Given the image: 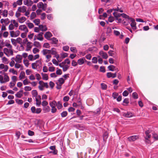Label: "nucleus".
Wrapping results in <instances>:
<instances>
[{
  "label": "nucleus",
  "instance_id": "obj_31",
  "mask_svg": "<svg viewBox=\"0 0 158 158\" xmlns=\"http://www.w3.org/2000/svg\"><path fill=\"white\" fill-rule=\"evenodd\" d=\"M33 97L37 98L38 95V93L36 90H33L31 92Z\"/></svg>",
  "mask_w": 158,
  "mask_h": 158
},
{
  "label": "nucleus",
  "instance_id": "obj_57",
  "mask_svg": "<svg viewBox=\"0 0 158 158\" xmlns=\"http://www.w3.org/2000/svg\"><path fill=\"white\" fill-rule=\"evenodd\" d=\"M24 89L26 91H29L31 90V88L29 86H26L24 87Z\"/></svg>",
  "mask_w": 158,
  "mask_h": 158
},
{
  "label": "nucleus",
  "instance_id": "obj_17",
  "mask_svg": "<svg viewBox=\"0 0 158 158\" xmlns=\"http://www.w3.org/2000/svg\"><path fill=\"white\" fill-rule=\"evenodd\" d=\"M4 76L3 77V81L5 82L8 81H9V78L6 73H3Z\"/></svg>",
  "mask_w": 158,
  "mask_h": 158
},
{
  "label": "nucleus",
  "instance_id": "obj_49",
  "mask_svg": "<svg viewBox=\"0 0 158 158\" xmlns=\"http://www.w3.org/2000/svg\"><path fill=\"white\" fill-rule=\"evenodd\" d=\"M132 95V97L134 99H136L138 98V95L136 92H134L133 93Z\"/></svg>",
  "mask_w": 158,
  "mask_h": 158
},
{
  "label": "nucleus",
  "instance_id": "obj_54",
  "mask_svg": "<svg viewBox=\"0 0 158 158\" xmlns=\"http://www.w3.org/2000/svg\"><path fill=\"white\" fill-rule=\"evenodd\" d=\"M28 27L30 28H32L34 27L33 24L31 23H29L27 24Z\"/></svg>",
  "mask_w": 158,
  "mask_h": 158
},
{
  "label": "nucleus",
  "instance_id": "obj_3",
  "mask_svg": "<svg viewBox=\"0 0 158 158\" xmlns=\"http://www.w3.org/2000/svg\"><path fill=\"white\" fill-rule=\"evenodd\" d=\"M8 69V66L6 65H4L3 64H0V69H3L2 71L0 72L1 74H3L6 72Z\"/></svg>",
  "mask_w": 158,
  "mask_h": 158
},
{
  "label": "nucleus",
  "instance_id": "obj_16",
  "mask_svg": "<svg viewBox=\"0 0 158 158\" xmlns=\"http://www.w3.org/2000/svg\"><path fill=\"white\" fill-rule=\"evenodd\" d=\"M39 84L40 85H42L43 87H45L46 88H48V85L47 83L44 82L43 81H40L39 82Z\"/></svg>",
  "mask_w": 158,
  "mask_h": 158
},
{
  "label": "nucleus",
  "instance_id": "obj_53",
  "mask_svg": "<svg viewBox=\"0 0 158 158\" xmlns=\"http://www.w3.org/2000/svg\"><path fill=\"white\" fill-rule=\"evenodd\" d=\"M9 71L10 72H11L14 74L17 75V73L16 71L14 69H10Z\"/></svg>",
  "mask_w": 158,
  "mask_h": 158
},
{
  "label": "nucleus",
  "instance_id": "obj_37",
  "mask_svg": "<svg viewBox=\"0 0 158 158\" xmlns=\"http://www.w3.org/2000/svg\"><path fill=\"white\" fill-rule=\"evenodd\" d=\"M4 53L7 56H9L8 54L9 53V50L6 48H4L3 49Z\"/></svg>",
  "mask_w": 158,
  "mask_h": 158
},
{
  "label": "nucleus",
  "instance_id": "obj_59",
  "mask_svg": "<svg viewBox=\"0 0 158 158\" xmlns=\"http://www.w3.org/2000/svg\"><path fill=\"white\" fill-rule=\"evenodd\" d=\"M23 84L24 85H27L28 83H30V82L28 81L27 78L25 79L23 82Z\"/></svg>",
  "mask_w": 158,
  "mask_h": 158
},
{
  "label": "nucleus",
  "instance_id": "obj_61",
  "mask_svg": "<svg viewBox=\"0 0 158 158\" xmlns=\"http://www.w3.org/2000/svg\"><path fill=\"white\" fill-rule=\"evenodd\" d=\"M57 69H58L56 71V74L58 75H61L62 74V71L60 69H58V68H57Z\"/></svg>",
  "mask_w": 158,
  "mask_h": 158
},
{
  "label": "nucleus",
  "instance_id": "obj_38",
  "mask_svg": "<svg viewBox=\"0 0 158 158\" xmlns=\"http://www.w3.org/2000/svg\"><path fill=\"white\" fill-rule=\"evenodd\" d=\"M69 68V66L67 65H65L62 68L64 72L66 71Z\"/></svg>",
  "mask_w": 158,
  "mask_h": 158
},
{
  "label": "nucleus",
  "instance_id": "obj_64",
  "mask_svg": "<svg viewBox=\"0 0 158 158\" xmlns=\"http://www.w3.org/2000/svg\"><path fill=\"white\" fill-rule=\"evenodd\" d=\"M44 47L46 48H49L50 47V45L48 43H46L44 44Z\"/></svg>",
  "mask_w": 158,
  "mask_h": 158
},
{
  "label": "nucleus",
  "instance_id": "obj_25",
  "mask_svg": "<svg viewBox=\"0 0 158 158\" xmlns=\"http://www.w3.org/2000/svg\"><path fill=\"white\" fill-rule=\"evenodd\" d=\"M50 53L52 54L55 55L57 54V52L56 51V50L54 48H52L51 50H50Z\"/></svg>",
  "mask_w": 158,
  "mask_h": 158
},
{
  "label": "nucleus",
  "instance_id": "obj_56",
  "mask_svg": "<svg viewBox=\"0 0 158 158\" xmlns=\"http://www.w3.org/2000/svg\"><path fill=\"white\" fill-rule=\"evenodd\" d=\"M26 26L25 25H21L19 27V29L21 31H23V30L25 28Z\"/></svg>",
  "mask_w": 158,
  "mask_h": 158
},
{
  "label": "nucleus",
  "instance_id": "obj_60",
  "mask_svg": "<svg viewBox=\"0 0 158 158\" xmlns=\"http://www.w3.org/2000/svg\"><path fill=\"white\" fill-rule=\"evenodd\" d=\"M48 102L47 101L44 100L42 102V105L44 107L47 106H46L48 105Z\"/></svg>",
  "mask_w": 158,
  "mask_h": 158
},
{
  "label": "nucleus",
  "instance_id": "obj_30",
  "mask_svg": "<svg viewBox=\"0 0 158 158\" xmlns=\"http://www.w3.org/2000/svg\"><path fill=\"white\" fill-rule=\"evenodd\" d=\"M34 45L37 48H40L41 47V45L40 42L38 41H35L33 43Z\"/></svg>",
  "mask_w": 158,
  "mask_h": 158
},
{
  "label": "nucleus",
  "instance_id": "obj_34",
  "mask_svg": "<svg viewBox=\"0 0 158 158\" xmlns=\"http://www.w3.org/2000/svg\"><path fill=\"white\" fill-rule=\"evenodd\" d=\"M152 137L155 140H158V134L154 133L152 134Z\"/></svg>",
  "mask_w": 158,
  "mask_h": 158
},
{
  "label": "nucleus",
  "instance_id": "obj_39",
  "mask_svg": "<svg viewBox=\"0 0 158 158\" xmlns=\"http://www.w3.org/2000/svg\"><path fill=\"white\" fill-rule=\"evenodd\" d=\"M36 16V14L35 12H32L30 18L31 19H33L35 18Z\"/></svg>",
  "mask_w": 158,
  "mask_h": 158
},
{
  "label": "nucleus",
  "instance_id": "obj_7",
  "mask_svg": "<svg viewBox=\"0 0 158 158\" xmlns=\"http://www.w3.org/2000/svg\"><path fill=\"white\" fill-rule=\"evenodd\" d=\"M114 10L115 11L122 13L123 12V8L122 6L118 4L117 5V7L114 9Z\"/></svg>",
  "mask_w": 158,
  "mask_h": 158
},
{
  "label": "nucleus",
  "instance_id": "obj_21",
  "mask_svg": "<svg viewBox=\"0 0 158 158\" xmlns=\"http://www.w3.org/2000/svg\"><path fill=\"white\" fill-rule=\"evenodd\" d=\"M43 110L44 113L49 112L50 110V107L48 106L44 107L43 108Z\"/></svg>",
  "mask_w": 158,
  "mask_h": 158
},
{
  "label": "nucleus",
  "instance_id": "obj_48",
  "mask_svg": "<svg viewBox=\"0 0 158 158\" xmlns=\"http://www.w3.org/2000/svg\"><path fill=\"white\" fill-rule=\"evenodd\" d=\"M92 62L93 63H97L98 62L97 57H94L92 59Z\"/></svg>",
  "mask_w": 158,
  "mask_h": 158
},
{
  "label": "nucleus",
  "instance_id": "obj_42",
  "mask_svg": "<svg viewBox=\"0 0 158 158\" xmlns=\"http://www.w3.org/2000/svg\"><path fill=\"white\" fill-rule=\"evenodd\" d=\"M45 56H46V58L47 59L46 60V62H49L50 60V59L52 57L51 55H45Z\"/></svg>",
  "mask_w": 158,
  "mask_h": 158
},
{
  "label": "nucleus",
  "instance_id": "obj_51",
  "mask_svg": "<svg viewBox=\"0 0 158 158\" xmlns=\"http://www.w3.org/2000/svg\"><path fill=\"white\" fill-rule=\"evenodd\" d=\"M51 112L52 113H55L57 110V109L56 108V106L55 107H51Z\"/></svg>",
  "mask_w": 158,
  "mask_h": 158
},
{
  "label": "nucleus",
  "instance_id": "obj_29",
  "mask_svg": "<svg viewBox=\"0 0 158 158\" xmlns=\"http://www.w3.org/2000/svg\"><path fill=\"white\" fill-rule=\"evenodd\" d=\"M108 68L109 70L111 71H113L114 70H116L115 67L114 65H112L108 66Z\"/></svg>",
  "mask_w": 158,
  "mask_h": 158
},
{
  "label": "nucleus",
  "instance_id": "obj_44",
  "mask_svg": "<svg viewBox=\"0 0 158 158\" xmlns=\"http://www.w3.org/2000/svg\"><path fill=\"white\" fill-rule=\"evenodd\" d=\"M43 79L46 80L48 79V77L47 74L46 73L42 74Z\"/></svg>",
  "mask_w": 158,
  "mask_h": 158
},
{
  "label": "nucleus",
  "instance_id": "obj_8",
  "mask_svg": "<svg viewBox=\"0 0 158 158\" xmlns=\"http://www.w3.org/2000/svg\"><path fill=\"white\" fill-rule=\"evenodd\" d=\"M27 7L26 6H22L19 7L18 8V11L19 12L22 13H24L26 11Z\"/></svg>",
  "mask_w": 158,
  "mask_h": 158
},
{
  "label": "nucleus",
  "instance_id": "obj_52",
  "mask_svg": "<svg viewBox=\"0 0 158 158\" xmlns=\"http://www.w3.org/2000/svg\"><path fill=\"white\" fill-rule=\"evenodd\" d=\"M8 28L10 30H12L14 29V26L13 24L11 23L9 25Z\"/></svg>",
  "mask_w": 158,
  "mask_h": 158
},
{
  "label": "nucleus",
  "instance_id": "obj_19",
  "mask_svg": "<svg viewBox=\"0 0 158 158\" xmlns=\"http://www.w3.org/2000/svg\"><path fill=\"white\" fill-rule=\"evenodd\" d=\"M39 26L40 30H41L42 31H45L47 30V28L46 26L40 25Z\"/></svg>",
  "mask_w": 158,
  "mask_h": 158
},
{
  "label": "nucleus",
  "instance_id": "obj_6",
  "mask_svg": "<svg viewBox=\"0 0 158 158\" xmlns=\"http://www.w3.org/2000/svg\"><path fill=\"white\" fill-rule=\"evenodd\" d=\"M139 136L138 135H135L130 136L128 137L127 139L129 142H133L139 139Z\"/></svg>",
  "mask_w": 158,
  "mask_h": 158
},
{
  "label": "nucleus",
  "instance_id": "obj_50",
  "mask_svg": "<svg viewBox=\"0 0 158 158\" xmlns=\"http://www.w3.org/2000/svg\"><path fill=\"white\" fill-rule=\"evenodd\" d=\"M70 61L69 60V59H66L64 62H62V63L63 64L66 63L68 64H70Z\"/></svg>",
  "mask_w": 158,
  "mask_h": 158
},
{
  "label": "nucleus",
  "instance_id": "obj_20",
  "mask_svg": "<svg viewBox=\"0 0 158 158\" xmlns=\"http://www.w3.org/2000/svg\"><path fill=\"white\" fill-rule=\"evenodd\" d=\"M50 50L47 49H44L42 51V53L44 55H46L47 54H50Z\"/></svg>",
  "mask_w": 158,
  "mask_h": 158
},
{
  "label": "nucleus",
  "instance_id": "obj_22",
  "mask_svg": "<svg viewBox=\"0 0 158 158\" xmlns=\"http://www.w3.org/2000/svg\"><path fill=\"white\" fill-rule=\"evenodd\" d=\"M56 106L59 110L61 109L63 107L61 102L59 101L57 102H56Z\"/></svg>",
  "mask_w": 158,
  "mask_h": 158
},
{
  "label": "nucleus",
  "instance_id": "obj_15",
  "mask_svg": "<svg viewBox=\"0 0 158 158\" xmlns=\"http://www.w3.org/2000/svg\"><path fill=\"white\" fill-rule=\"evenodd\" d=\"M23 90H21L18 92L17 94H15L16 97L18 98H21L23 96Z\"/></svg>",
  "mask_w": 158,
  "mask_h": 158
},
{
  "label": "nucleus",
  "instance_id": "obj_10",
  "mask_svg": "<svg viewBox=\"0 0 158 158\" xmlns=\"http://www.w3.org/2000/svg\"><path fill=\"white\" fill-rule=\"evenodd\" d=\"M99 54L102 56L103 58L105 59H106L108 57L107 54L102 51H101L99 52Z\"/></svg>",
  "mask_w": 158,
  "mask_h": 158
},
{
  "label": "nucleus",
  "instance_id": "obj_63",
  "mask_svg": "<svg viewBox=\"0 0 158 158\" xmlns=\"http://www.w3.org/2000/svg\"><path fill=\"white\" fill-rule=\"evenodd\" d=\"M69 99V98L68 96H64L63 98V100L64 102H68Z\"/></svg>",
  "mask_w": 158,
  "mask_h": 158
},
{
  "label": "nucleus",
  "instance_id": "obj_28",
  "mask_svg": "<svg viewBox=\"0 0 158 158\" xmlns=\"http://www.w3.org/2000/svg\"><path fill=\"white\" fill-rule=\"evenodd\" d=\"M56 102L53 100L49 102V105L51 107L56 106Z\"/></svg>",
  "mask_w": 158,
  "mask_h": 158
},
{
  "label": "nucleus",
  "instance_id": "obj_36",
  "mask_svg": "<svg viewBox=\"0 0 158 158\" xmlns=\"http://www.w3.org/2000/svg\"><path fill=\"white\" fill-rule=\"evenodd\" d=\"M50 40L52 41V43L54 44H57L58 41L56 38L54 37L51 38Z\"/></svg>",
  "mask_w": 158,
  "mask_h": 158
},
{
  "label": "nucleus",
  "instance_id": "obj_32",
  "mask_svg": "<svg viewBox=\"0 0 158 158\" xmlns=\"http://www.w3.org/2000/svg\"><path fill=\"white\" fill-rule=\"evenodd\" d=\"M35 63V64L37 67H40L41 66L42 63L40 60H36Z\"/></svg>",
  "mask_w": 158,
  "mask_h": 158
},
{
  "label": "nucleus",
  "instance_id": "obj_47",
  "mask_svg": "<svg viewBox=\"0 0 158 158\" xmlns=\"http://www.w3.org/2000/svg\"><path fill=\"white\" fill-rule=\"evenodd\" d=\"M32 43L31 42H27V48H31L32 47Z\"/></svg>",
  "mask_w": 158,
  "mask_h": 158
},
{
  "label": "nucleus",
  "instance_id": "obj_35",
  "mask_svg": "<svg viewBox=\"0 0 158 158\" xmlns=\"http://www.w3.org/2000/svg\"><path fill=\"white\" fill-rule=\"evenodd\" d=\"M33 22L35 23V25H38L40 23V20L38 19H35L34 20Z\"/></svg>",
  "mask_w": 158,
  "mask_h": 158
},
{
  "label": "nucleus",
  "instance_id": "obj_62",
  "mask_svg": "<svg viewBox=\"0 0 158 158\" xmlns=\"http://www.w3.org/2000/svg\"><path fill=\"white\" fill-rule=\"evenodd\" d=\"M55 67L53 66H50L49 67V71L51 72H54L55 71Z\"/></svg>",
  "mask_w": 158,
  "mask_h": 158
},
{
  "label": "nucleus",
  "instance_id": "obj_14",
  "mask_svg": "<svg viewBox=\"0 0 158 158\" xmlns=\"http://www.w3.org/2000/svg\"><path fill=\"white\" fill-rule=\"evenodd\" d=\"M86 61V60H85V58L83 57L82 58L79 59L77 60V63L79 65H82L84 63V61Z\"/></svg>",
  "mask_w": 158,
  "mask_h": 158
},
{
  "label": "nucleus",
  "instance_id": "obj_9",
  "mask_svg": "<svg viewBox=\"0 0 158 158\" xmlns=\"http://www.w3.org/2000/svg\"><path fill=\"white\" fill-rule=\"evenodd\" d=\"M52 34L50 31L46 32L44 35V37L48 40H51L50 38L52 36Z\"/></svg>",
  "mask_w": 158,
  "mask_h": 158
},
{
  "label": "nucleus",
  "instance_id": "obj_26",
  "mask_svg": "<svg viewBox=\"0 0 158 158\" xmlns=\"http://www.w3.org/2000/svg\"><path fill=\"white\" fill-rule=\"evenodd\" d=\"M108 134L107 132H104L103 135V140L104 141H106L108 137Z\"/></svg>",
  "mask_w": 158,
  "mask_h": 158
},
{
  "label": "nucleus",
  "instance_id": "obj_43",
  "mask_svg": "<svg viewBox=\"0 0 158 158\" xmlns=\"http://www.w3.org/2000/svg\"><path fill=\"white\" fill-rule=\"evenodd\" d=\"M2 62L5 64H8V61L7 59L5 57H3L2 58Z\"/></svg>",
  "mask_w": 158,
  "mask_h": 158
},
{
  "label": "nucleus",
  "instance_id": "obj_24",
  "mask_svg": "<svg viewBox=\"0 0 158 158\" xmlns=\"http://www.w3.org/2000/svg\"><path fill=\"white\" fill-rule=\"evenodd\" d=\"M18 19L20 23H23L26 20V19L25 17H22L20 18H18Z\"/></svg>",
  "mask_w": 158,
  "mask_h": 158
},
{
  "label": "nucleus",
  "instance_id": "obj_45",
  "mask_svg": "<svg viewBox=\"0 0 158 158\" xmlns=\"http://www.w3.org/2000/svg\"><path fill=\"white\" fill-rule=\"evenodd\" d=\"M35 101H36V105L39 106L41 104V102L40 100H39L37 98H35Z\"/></svg>",
  "mask_w": 158,
  "mask_h": 158
},
{
  "label": "nucleus",
  "instance_id": "obj_46",
  "mask_svg": "<svg viewBox=\"0 0 158 158\" xmlns=\"http://www.w3.org/2000/svg\"><path fill=\"white\" fill-rule=\"evenodd\" d=\"M8 12L7 10H4L3 12L2 15L5 17H6L7 15Z\"/></svg>",
  "mask_w": 158,
  "mask_h": 158
},
{
  "label": "nucleus",
  "instance_id": "obj_1",
  "mask_svg": "<svg viewBox=\"0 0 158 158\" xmlns=\"http://www.w3.org/2000/svg\"><path fill=\"white\" fill-rule=\"evenodd\" d=\"M150 133L151 131L149 130H147L145 131L146 136L145 137V142L147 144H150L151 143V142L149 139L151 137Z\"/></svg>",
  "mask_w": 158,
  "mask_h": 158
},
{
  "label": "nucleus",
  "instance_id": "obj_18",
  "mask_svg": "<svg viewBox=\"0 0 158 158\" xmlns=\"http://www.w3.org/2000/svg\"><path fill=\"white\" fill-rule=\"evenodd\" d=\"M125 19H123V23L125 25H128L130 23V20H128L127 18H124Z\"/></svg>",
  "mask_w": 158,
  "mask_h": 158
},
{
  "label": "nucleus",
  "instance_id": "obj_27",
  "mask_svg": "<svg viewBox=\"0 0 158 158\" xmlns=\"http://www.w3.org/2000/svg\"><path fill=\"white\" fill-rule=\"evenodd\" d=\"M25 77V73L24 72L21 71L19 77V79L20 80H21L22 79L24 78Z\"/></svg>",
  "mask_w": 158,
  "mask_h": 158
},
{
  "label": "nucleus",
  "instance_id": "obj_33",
  "mask_svg": "<svg viewBox=\"0 0 158 158\" xmlns=\"http://www.w3.org/2000/svg\"><path fill=\"white\" fill-rule=\"evenodd\" d=\"M124 116L126 117L130 118L132 116V114L130 112H128L126 114H124Z\"/></svg>",
  "mask_w": 158,
  "mask_h": 158
},
{
  "label": "nucleus",
  "instance_id": "obj_2",
  "mask_svg": "<svg viewBox=\"0 0 158 158\" xmlns=\"http://www.w3.org/2000/svg\"><path fill=\"white\" fill-rule=\"evenodd\" d=\"M117 11H114L113 13V14L114 16L117 19L119 17L122 16L123 18H127L128 17V15H127L124 13L120 14L118 13Z\"/></svg>",
  "mask_w": 158,
  "mask_h": 158
},
{
  "label": "nucleus",
  "instance_id": "obj_40",
  "mask_svg": "<svg viewBox=\"0 0 158 158\" xmlns=\"http://www.w3.org/2000/svg\"><path fill=\"white\" fill-rule=\"evenodd\" d=\"M11 22L13 23L14 24V26L17 27L18 26V23L16 22L15 20H11Z\"/></svg>",
  "mask_w": 158,
  "mask_h": 158
},
{
  "label": "nucleus",
  "instance_id": "obj_58",
  "mask_svg": "<svg viewBox=\"0 0 158 158\" xmlns=\"http://www.w3.org/2000/svg\"><path fill=\"white\" fill-rule=\"evenodd\" d=\"M40 50L39 49L36 48H34L33 49V52L34 54H36L37 53L39 52Z\"/></svg>",
  "mask_w": 158,
  "mask_h": 158
},
{
  "label": "nucleus",
  "instance_id": "obj_11",
  "mask_svg": "<svg viewBox=\"0 0 158 158\" xmlns=\"http://www.w3.org/2000/svg\"><path fill=\"white\" fill-rule=\"evenodd\" d=\"M22 58V56L18 55L16 56L15 60L17 63H20L21 62Z\"/></svg>",
  "mask_w": 158,
  "mask_h": 158
},
{
  "label": "nucleus",
  "instance_id": "obj_23",
  "mask_svg": "<svg viewBox=\"0 0 158 158\" xmlns=\"http://www.w3.org/2000/svg\"><path fill=\"white\" fill-rule=\"evenodd\" d=\"M64 80L62 78H60L58 80V82L56 83L57 84H58V83H59V85H61L63 84L64 83Z\"/></svg>",
  "mask_w": 158,
  "mask_h": 158
},
{
  "label": "nucleus",
  "instance_id": "obj_5",
  "mask_svg": "<svg viewBox=\"0 0 158 158\" xmlns=\"http://www.w3.org/2000/svg\"><path fill=\"white\" fill-rule=\"evenodd\" d=\"M10 35L12 37H15L18 36L20 34V31H10Z\"/></svg>",
  "mask_w": 158,
  "mask_h": 158
},
{
  "label": "nucleus",
  "instance_id": "obj_12",
  "mask_svg": "<svg viewBox=\"0 0 158 158\" xmlns=\"http://www.w3.org/2000/svg\"><path fill=\"white\" fill-rule=\"evenodd\" d=\"M107 77L108 78L110 77L114 78L116 77V73H113L111 72L108 73H107Z\"/></svg>",
  "mask_w": 158,
  "mask_h": 158
},
{
  "label": "nucleus",
  "instance_id": "obj_13",
  "mask_svg": "<svg viewBox=\"0 0 158 158\" xmlns=\"http://www.w3.org/2000/svg\"><path fill=\"white\" fill-rule=\"evenodd\" d=\"M43 33L42 32L40 33L36 36V38L39 40L42 41L43 40Z\"/></svg>",
  "mask_w": 158,
  "mask_h": 158
},
{
  "label": "nucleus",
  "instance_id": "obj_41",
  "mask_svg": "<svg viewBox=\"0 0 158 158\" xmlns=\"http://www.w3.org/2000/svg\"><path fill=\"white\" fill-rule=\"evenodd\" d=\"M101 87L103 89L106 90L107 88V85L103 83H102L101 84Z\"/></svg>",
  "mask_w": 158,
  "mask_h": 158
},
{
  "label": "nucleus",
  "instance_id": "obj_4",
  "mask_svg": "<svg viewBox=\"0 0 158 158\" xmlns=\"http://www.w3.org/2000/svg\"><path fill=\"white\" fill-rule=\"evenodd\" d=\"M128 20H130V23L131 22V26L133 29H135L136 28V23L135 22V19L132 18L130 17L129 16L127 18Z\"/></svg>",
  "mask_w": 158,
  "mask_h": 158
},
{
  "label": "nucleus",
  "instance_id": "obj_55",
  "mask_svg": "<svg viewBox=\"0 0 158 158\" xmlns=\"http://www.w3.org/2000/svg\"><path fill=\"white\" fill-rule=\"evenodd\" d=\"M61 114L62 117H64L67 115V112L66 111H64L61 113Z\"/></svg>",
  "mask_w": 158,
  "mask_h": 158
}]
</instances>
